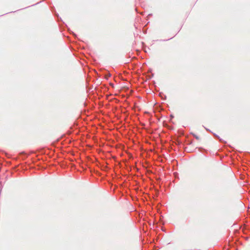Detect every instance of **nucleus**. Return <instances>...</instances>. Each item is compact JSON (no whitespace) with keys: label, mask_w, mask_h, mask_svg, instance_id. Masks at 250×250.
Masks as SVG:
<instances>
[{"label":"nucleus","mask_w":250,"mask_h":250,"mask_svg":"<svg viewBox=\"0 0 250 250\" xmlns=\"http://www.w3.org/2000/svg\"><path fill=\"white\" fill-rule=\"evenodd\" d=\"M196 138L197 139H199V137H196Z\"/></svg>","instance_id":"f257e3e1"}]
</instances>
